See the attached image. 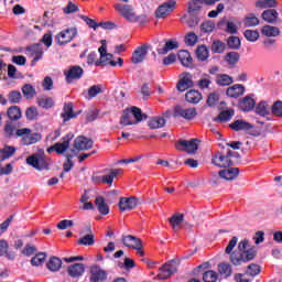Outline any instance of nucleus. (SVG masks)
<instances>
[{
    "mask_svg": "<svg viewBox=\"0 0 282 282\" xmlns=\"http://www.w3.org/2000/svg\"><path fill=\"white\" fill-rule=\"evenodd\" d=\"M210 85H213V77L208 74H203L197 82L198 89H210Z\"/></svg>",
    "mask_w": 282,
    "mask_h": 282,
    "instance_id": "36",
    "label": "nucleus"
},
{
    "mask_svg": "<svg viewBox=\"0 0 282 282\" xmlns=\"http://www.w3.org/2000/svg\"><path fill=\"white\" fill-rule=\"evenodd\" d=\"M178 83L176 84V89L178 91H186V89H191V87L195 86L193 82V75L188 72H184L178 75Z\"/></svg>",
    "mask_w": 282,
    "mask_h": 282,
    "instance_id": "9",
    "label": "nucleus"
},
{
    "mask_svg": "<svg viewBox=\"0 0 282 282\" xmlns=\"http://www.w3.org/2000/svg\"><path fill=\"white\" fill-rule=\"evenodd\" d=\"M77 34L78 30L76 28L65 29L55 36V41L58 45H67V43H72L76 39Z\"/></svg>",
    "mask_w": 282,
    "mask_h": 282,
    "instance_id": "7",
    "label": "nucleus"
},
{
    "mask_svg": "<svg viewBox=\"0 0 282 282\" xmlns=\"http://www.w3.org/2000/svg\"><path fill=\"white\" fill-rule=\"evenodd\" d=\"M166 124V119L163 117H154L151 118L148 122L150 129H162Z\"/></svg>",
    "mask_w": 282,
    "mask_h": 282,
    "instance_id": "41",
    "label": "nucleus"
},
{
    "mask_svg": "<svg viewBox=\"0 0 282 282\" xmlns=\"http://www.w3.org/2000/svg\"><path fill=\"white\" fill-rule=\"evenodd\" d=\"M177 2L175 0H169L162 3L155 11L156 19H166L175 10Z\"/></svg>",
    "mask_w": 282,
    "mask_h": 282,
    "instance_id": "8",
    "label": "nucleus"
},
{
    "mask_svg": "<svg viewBox=\"0 0 282 282\" xmlns=\"http://www.w3.org/2000/svg\"><path fill=\"white\" fill-rule=\"evenodd\" d=\"M218 272L221 276H225V279H228V276L232 274V267L228 263H220L218 264Z\"/></svg>",
    "mask_w": 282,
    "mask_h": 282,
    "instance_id": "49",
    "label": "nucleus"
},
{
    "mask_svg": "<svg viewBox=\"0 0 282 282\" xmlns=\"http://www.w3.org/2000/svg\"><path fill=\"white\" fill-rule=\"evenodd\" d=\"M95 206L97 207L100 215H109V205H107L105 197L97 196L95 199Z\"/></svg>",
    "mask_w": 282,
    "mask_h": 282,
    "instance_id": "31",
    "label": "nucleus"
},
{
    "mask_svg": "<svg viewBox=\"0 0 282 282\" xmlns=\"http://www.w3.org/2000/svg\"><path fill=\"white\" fill-rule=\"evenodd\" d=\"M98 52L100 54V58L96 62V67H100L102 65H111V67H116V65H119V67H122L124 61L122 58L118 57V61H112L113 55L110 53H107V40H101V46L98 48Z\"/></svg>",
    "mask_w": 282,
    "mask_h": 282,
    "instance_id": "3",
    "label": "nucleus"
},
{
    "mask_svg": "<svg viewBox=\"0 0 282 282\" xmlns=\"http://www.w3.org/2000/svg\"><path fill=\"white\" fill-rule=\"evenodd\" d=\"M63 111H64V113H62L61 116H62L64 122H67V121L72 120V118H76V116H78V115L74 113V104H72V102L65 104Z\"/></svg>",
    "mask_w": 282,
    "mask_h": 282,
    "instance_id": "32",
    "label": "nucleus"
},
{
    "mask_svg": "<svg viewBox=\"0 0 282 282\" xmlns=\"http://www.w3.org/2000/svg\"><path fill=\"white\" fill-rule=\"evenodd\" d=\"M130 115L134 117V122H142V120H147V116L142 113V110L138 107H132Z\"/></svg>",
    "mask_w": 282,
    "mask_h": 282,
    "instance_id": "50",
    "label": "nucleus"
},
{
    "mask_svg": "<svg viewBox=\"0 0 282 282\" xmlns=\"http://www.w3.org/2000/svg\"><path fill=\"white\" fill-rule=\"evenodd\" d=\"M256 257L257 250H254V248H250V242L245 239L238 243V250L230 253L229 260L232 265H241V263L252 261Z\"/></svg>",
    "mask_w": 282,
    "mask_h": 282,
    "instance_id": "1",
    "label": "nucleus"
},
{
    "mask_svg": "<svg viewBox=\"0 0 282 282\" xmlns=\"http://www.w3.org/2000/svg\"><path fill=\"white\" fill-rule=\"evenodd\" d=\"M63 265V260L57 257H52L47 262V269L51 272H58Z\"/></svg>",
    "mask_w": 282,
    "mask_h": 282,
    "instance_id": "40",
    "label": "nucleus"
},
{
    "mask_svg": "<svg viewBox=\"0 0 282 282\" xmlns=\"http://www.w3.org/2000/svg\"><path fill=\"white\" fill-rule=\"evenodd\" d=\"M226 61L229 65H237L239 63V53L230 52L226 55Z\"/></svg>",
    "mask_w": 282,
    "mask_h": 282,
    "instance_id": "63",
    "label": "nucleus"
},
{
    "mask_svg": "<svg viewBox=\"0 0 282 282\" xmlns=\"http://www.w3.org/2000/svg\"><path fill=\"white\" fill-rule=\"evenodd\" d=\"M159 270L160 271L158 276L161 281H164L169 279V276H172V274H175V272H177V263L175 262L165 263Z\"/></svg>",
    "mask_w": 282,
    "mask_h": 282,
    "instance_id": "13",
    "label": "nucleus"
},
{
    "mask_svg": "<svg viewBox=\"0 0 282 282\" xmlns=\"http://www.w3.org/2000/svg\"><path fill=\"white\" fill-rule=\"evenodd\" d=\"M68 274L72 279H78V276H83L85 273V264L83 263H75L67 268Z\"/></svg>",
    "mask_w": 282,
    "mask_h": 282,
    "instance_id": "25",
    "label": "nucleus"
},
{
    "mask_svg": "<svg viewBox=\"0 0 282 282\" xmlns=\"http://www.w3.org/2000/svg\"><path fill=\"white\" fill-rule=\"evenodd\" d=\"M138 207V198L137 197H121L119 200V210L124 213L126 210H133V208Z\"/></svg>",
    "mask_w": 282,
    "mask_h": 282,
    "instance_id": "19",
    "label": "nucleus"
},
{
    "mask_svg": "<svg viewBox=\"0 0 282 282\" xmlns=\"http://www.w3.org/2000/svg\"><path fill=\"white\" fill-rule=\"evenodd\" d=\"M219 0H192L188 2L187 10L189 14H195L202 10V4L205 3V6H215Z\"/></svg>",
    "mask_w": 282,
    "mask_h": 282,
    "instance_id": "14",
    "label": "nucleus"
},
{
    "mask_svg": "<svg viewBox=\"0 0 282 282\" xmlns=\"http://www.w3.org/2000/svg\"><path fill=\"white\" fill-rule=\"evenodd\" d=\"M31 56L33 57V63L41 61L43 58V46L41 44H35L30 47Z\"/></svg>",
    "mask_w": 282,
    "mask_h": 282,
    "instance_id": "37",
    "label": "nucleus"
},
{
    "mask_svg": "<svg viewBox=\"0 0 282 282\" xmlns=\"http://www.w3.org/2000/svg\"><path fill=\"white\" fill-rule=\"evenodd\" d=\"M202 93L198 90H189L185 94V100L192 105H197L202 100Z\"/></svg>",
    "mask_w": 282,
    "mask_h": 282,
    "instance_id": "35",
    "label": "nucleus"
},
{
    "mask_svg": "<svg viewBox=\"0 0 282 282\" xmlns=\"http://www.w3.org/2000/svg\"><path fill=\"white\" fill-rule=\"evenodd\" d=\"M79 202L80 204H84L83 210H94V204L89 202V193L87 191L84 192Z\"/></svg>",
    "mask_w": 282,
    "mask_h": 282,
    "instance_id": "48",
    "label": "nucleus"
},
{
    "mask_svg": "<svg viewBox=\"0 0 282 282\" xmlns=\"http://www.w3.org/2000/svg\"><path fill=\"white\" fill-rule=\"evenodd\" d=\"M261 34L263 36H268L269 39L271 37L275 39L276 36L281 35V29H279V26H272L270 24H265L261 29Z\"/></svg>",
    "mask_w": 282,
    "mask_h": 282,
    "instance_id": "26",
    "label": "nucleus"
},
{
    "mask_svg": "<svg viewBox=\"0 0 282 282\" xmlns=\"http://www.w3.org/2000/svg\"><path fill=\"white\" fill-rule=\"evenodd\" d=\"M178 61L183 67H191L193 65V57L188 51H180Z\"/></svg>",
    "mask_w": 282,
    "mask_h": 282,
    "instance_id": "33",
    "label": "nucleus"
},
{
    "mask_svg": "<svg viewBox=\"0 0 282 282\" xmlns=\"http://www.w3.org/2000/svg\"><path fill=\"white\" fill-rule=\"evenodd\" d=\"M77 243L79 246H94V243H96V240L94 238V232L89 231L87 235H85L84 237H82Z\"/></svg>",
    "mask_w": 282,
    "mask_h": 282,
    "instance_id": "47",
    "label": "nucleus"
},
{
    "mask_svg": "<svg viewBox=\"0 0 282 282\" xmlns=\"http://www.w3.org/2000/svg\"><path fill=\"white\" fill-rule=\"evenodd\" d=\"M219 177L221 180H226L227 182H232V180H237L239 177V169L238 167H229L218 172Z\"/></svg>",
    "mask_w": 282,
    "mask_h": 282,
    "instance_id": "23",
    "label": "nucleus"
},
{
    "mask_svg": "<svg viewBox=\"0 0 282 282\" xmlns=\"http://www.w3.org/2000/svg\"><path fill=\"white\" fill-rule=\"evenodd\" d=\"M37 105L42 109H52L56 102L54 101V98L52 97H42L37 99Z\"/></svg>",
    "mask_w": 282,
    "mask_h": 282,
    "instance_id": "43",
    "label": "nucleus"
},
{
    "mask_svg": "<svg viewBox=\"0 0 282 282\" xmlns=\"http://www.w3.org/2000/svg\"><path fill=\"white\" fill-rule=\"evenodd\" d=\"M204 268H208V263L198 265L197 269L194 270V274H199L202 272L204 282H217V272L213 270L204 271Z\"/></svg>",
    "mask_w": 282,
    "mask_h": 282,
    "instance_id": "11",
    "label": "nucleus"
},
{
    "mask_svg": "<svg viewBox=\"0 0 282 282\" xmlns=\"http://www.w3.org/2000/svg\"><path fill=\"white\" fill-rule=\"evenodd\" d=\"M180 47V42L175 39L169 40L165 42L163 48L158 50V54L162 56L166 55L169 52H173V50H177Z\"/></svg>",
    "mask_w": 282,
    "mask_h": 282,
    "instance_id": "28",
    "label": "nucleus"
},
{
    "mask_svg": "<svg viewBox=\"0 0 282 282\" xmlns=\"http://www.w3.org/2000/svg\"><path fill=\"white\" fill-rule=\"evenodd\" d=\"M76 151H88L94 148V141L85 137H77L73 143Z\"/></svg>",
    "mask_w": 282,
    "mask_h": 282,
    "instance_id": "16",
    "label": "nucleus"
},
{
    "mask_svg": "<svg viewBox=\"0 0 282 282\" xmlns=\"http://www.w3.org/2000/svg\"><path fill=\"white\" fill-rule=\"evenodd\" d=\"M169 224L172 226L174 232H180L182 226L184 225V214L175 213L169 218Z\"/></svg>",
    "mask_w": 282,
    "mask_h": 282,
    "instance_id": "21",
    "label": "nucleus"
},
{
    "mask_svg": "<svg viewBox=\"0 0 282 282\" xmlns=\"http://www.w3.org/2000/svg\"><path fill=\"white\" fill-rule=\"evenodd\" d=\"M215 30V22L213 21H205L200 24V32H204V34H208Z\"/></svg>",
    "mask_w": 282,
    "mask_h": 282,
    "instance_id": "61",
    "label": "nucleus"
},
{
    "mask_svg": "<svg viewBox=\"0 0 282 282\" xmlns=\"http://www.w3.org/2000/svg\"><path fill=\"white\" fill-rule=\"evenodd\" d=\"M198 142L199 140L197 139H192L189 141L180 140L176 144V149H178V151H185V153H196Z\"/></svg>",
    "mask_w": 282,
    "mask_h": 282,
    "instance_id": "12",
    "label": "nucleus"
},
{
    "mask_svg": "<svg viewBox=\"0 0 282 282\" xmlns=\"http://www.w3.org/2000/svg\"><path fill=\"white\" fill-rule=\"evenodd\" d=\"M246 93V87L241 84H235L227 88L226 94L229 98H239V96H243Z\"/></svg>",
    "mask_w": 282,
    "mask_h": 282,
    "instance_id": "24",
    "label": "nucleus"
},
{
    "mask_svg": "<svg viewBox=\"0 0 282 282\" xmlns=\"http://www.w3.org/2000/svg\"><path fill=\"white\" fill-rule=\"evenodd\" d=\"M113 8L118 14H120L129 23H138L140 21V15L135 14V10L131 4L116 3Z\"/></svg>",
    "mask_w": 282,
    "mask_h": 282,
    "instance_id": "5",
    "label": "nucleus"
},
{
    "mask_svg": "<svg viewBox=\"0 0 282 282\" xmlns=\"http://www.w3.org/2000/svg\"><path fill=\"white\" fill-rule=\"evenodd\" d=\"M232 116H235V110H224L214 118V122H228L232 120Z\"/></svg>",
    "mask_w": 282,
    "mask_h": 282,
    "instance_id": "38",
    "label": "nucleus"
},
{
    "mask_svg": "<svg viewBox=\"0 0 282 282\" xmlns=\"http://www.w3.org/2000/svg\"><path fill=\"white\" fill-rule=\"evenodd\" d=\"M262 19L267 23H276L279 21V12L274 9H268L262 12Z\"/></svg>",
    "mask_w": 282,
    "mask_h": 282,
    "instance_id": "30",
    "label": "nucleus"
},
{
    "mask_svg": "<svg viewBox=\"0 0 282 282\" xmlns=\"http://www.w3.org/2000/svg\"><path fill=\"white\" fill-rule=\"evenodd\" d=\"M83 74H85V70H83V67L80 66H70L67 70H64L65 80L68 85L74 80H80Z\"/></svg>",
    "mask_w": 282,
    "mask_h": 282,
    "instance_id": "10",
    "label": "nucleus"
},
{
    "mask_svg": "<svg viewBox=\"0 0 282 282\" xmlns=\"http://www.w3.org/2000/svg\"><path fill=\"white\" fill-rule=\"evenodd\" d=\"M272 113L273 116H278L282 118V101H275L272 106Z\"/></svg>",
    "mask_w": 282,
    "mask_h": 282,
    "instance_id": "64",
    "label": "nucleus"
},
{
    "mask_svg": "<svg viewBox=\"0 0 282 282\" xmlns=\"http://www.w3.org/2000/svg\"><path fill=\"white\" fill-rule=\"evenodd\" d=\"M216 83L220 87H228V85H232L234 80H232V77L230 75L219 74L216 77Z\"/></svg>",
    "mask_w": 282,
    "mask_h": 282,
    "instance_id": "42",
    "label": "nucleus"
},
{
    "mask_svg": "<svg viewBox=\"0 0 282 282\" xmlns=\"http://www.w3.org/2000/svg\"><path fill=\"white\" fill-rule=\"evenodd\" d=\"M9 101L12 102V105H19V102H21V91L19 90L10 91Z\"/></svg>",
    "mask_w": 282,
    "mask_h": 282,
    "instance_id": "62",
    "label": "nucleus"
},
{
    "mask_svg": "<svg viewBox=\"0 0 282 282\" xmlns=\"http://www.w3.org/2000/svg\"><path fill=\"white\" fill-rule=\"evenodd\" d=\"M22 94L24 98H26V100H32V98L36 96V89L34 88V86L26 84L22 87Z\"/></svg>",
    "mask_w": 282,
    "mask_h": 282,
    "instance_id": "45",
    "label": "nucleus"
},
{
    "mask_svg": "<svg viewBox=\"0 0 282 282\" xmlns=\"http://www.w3.org/2000/svg\"><path fill=\"white\" fill-rule=\"evenodd\" d=\"M14 153H17V148L15 147L7 145V147L0 149V160H1V162L12 158V155H14Z\"/></svg>",
    "mask_w": 282,
    "mask_h": 282,
    "instance_id": "39",
    "label": "nucleus"
},
{
    "mask_svg": "<svg viewBox=\"0 0 282 282\" xmlns=\"http://www.w3.org/2000/svg\"><path fill=\"white\" fill-rule=\"evenodd\" d=\"M46 257L47 256L45 254V252H40L31 259V264L36 267L43 265V263H45Z\"/></svg>",
    "mask_w": 282,
    "mask_h": 282,
    "instance_id": "56",
    "label": "nucleus"
},
{
    "mask_svg": "<svg viewBox=\"0 0 282 282\" xmlns=\"http://www.w3.org/2000/svg\"><path fill=\"white\" fill-rule=\"evenodd\" d=\"M10 120H19L21 119V108L19 106L10 107L7 111Z\"/></svg>",
    "mask_w": 282,
    "mask_h": 282,
    "instance_id": "53",
    "label": "nucleus"
},
{
    "mask_svg": "<svg viewBox=\"0 0 282 282\" xmlns=\"http://www.w3.org/2000/svg\"><path fill=\"white\" fill-rule=\"evenodd\" d=\"M232 151H228L226 153L216 152L212 156V164L214 166H218V169H228V166H232Z\"/></svg>",
    "mask_w": 282,
    "mask_h": 282,
    "instance_id": "6",
    "label": "nucleus"
},
{
    "mask_svg": "<svg viewBox=\"0 0 282 282\" xmlns=\"http://www.w3.org/2000/svg\"><path fill=\"white\" fill-rule=\"evenodd\" d=\"M15 138H20V144H22V147H30L43 140V135L41 133L33 132L30 128L17 129Z\"/></svg>",
    "mask_w": 282,
    "mask_h": 282,
    "instance_id": "2",
    "label": "nucleus"
},
{
    "mask_svg": "<svg viewBox=\"0 0 282 282\" xmlns=\"http://www.w3.org/2000/svg\"><path fill=\"white\" fill-rule=\"evenodd\" d=\"M218 26L220 28V30H224L227 32V34H237L238 32V28L237 24H235V22H230L226 19H223L218 22Z\"/></svg>",
    "mask_w": 282,
    "mask_h": 282,
    "instance_id": "27",
    "label": "nucleus"
},
{
    "mask_svg": "<svg viewBox=\"0 0 282 282\" xmlns=\"http://www.w3.org/2000/svg\"><path fill=\"white\" fill-rule=\"evenodd\" d=\"M149 47L151 46L148 44H143L137 47V50L132 53V58H131L134 65H138V63H142V61L147 58V54H149Z\"/></svg>",
    "mask_w": 282,
    "mask_h": 282,
    "instance_id": "15",
    "label": "nucleus"
},
{
    "mask_svg": "<svg viewBox=\"0 0 282 282\" xmlns=\"http://www.w3.org/2000/svg\"><path fill=\"white\" fill-rule=\"evenodd\" d=\"M254 99L248 96L239 101V108L241 111H252V109H254Z\"/></svg>",
    "mask_w": 282,
    "mask_h": 282,
    "instance_id": "34",
    "label": "nucleus"
},
{
    "mask_svg": "<svg viewBox=\"0 0 282 282\" xmlns=\"http://www.w3.org/2000/svg\"><path fill=\"white\" fill-rule=\"evenodd\" d=\"M243 23L246 28H254L259 25V18H257L254 13H250L246 17V19L243 20Z\"/></svg>",
    "mask_w": 282,
    "mask_h": 282,
    "instance_id": "52",
    "label": "nucleus"
},
{
    "mask_svg": "<svg viewBox=\"0 0 282 282\" xmlns=\"http://www.w3.org/2000/svg\"><path fill=\"white\" fill-rule=\"evenodd\" d=\"M67 149H69V140H65L64 142H57L55 143L50 151H55L57 152L59 155L62 153H65L67 151Z\"/></svg>",
    "mask_w": 282,
    "mask_h": 282,
    "instance_id": "44",
    "label": "nucleus"
},
{
    "mask_svg": "<svg viewBox=\"0 0 282 282\" xmlns=\"http://www.w3.org/2000/svg\"><path fill=\"white\" fill-rule=\"evenodd\" d=\"M119 124H121V127H129L131 124H135V120H133V117L130 115V112H123Z\"/></svg>",
    "mask_w": 282,
    "mask_h": 282,
    "instance_id": "51",
    "label": "nucleus"
},
{
    "mask_svg": "<svg viewBox=\"0 0 282 282\" xmlns=\"http://www.w3.org/2000/svg\"><path fill=\"white\" fill-rule=\"evenodd\" d=\"M227 45L230 50H239L241 47V40L238 36H230L227 40Z\"/></svg>",
    "mask_w": 282,
    "mask_h": 282,
    "instance_id": "59",
    "label": "nucleus"
},
{
    "mask_svg": "<svg viewBox=\"0 0 282 282\" xmlns=\"http://www.w3.org/2000/svg\"><path fill=\"white\" fill-rule=\"evenodd\" d=\"M176 118H184L185 120H193L197 116V110L195 108H182L177 106L175 108Z\"/></svg>",
    "mask_w": 282,
    "mask_h": 282,
    "instance_id": "20",
    "label": "nucleus"
},
{
    "mask_svg": "<svg viewBox=\"0 0 282 282\" xmlns=\"http://www.w3.org/2000/svg\"><path fill=\"white\" fill-rule=\"evenodd\" d=\"M256 113L262 117L268 116L270 113V105L265 101H260L256 107Z\"/></svg>",
    "mask_w": 282,
    "mask_h": 282,
    "instance_id": "46",
    "label": "nucleus"
},
{
    "mask_svg": "<svg viewBox=\"0 0 282 282\" xmlns=\"http://www.w3.org/2000/svg\"><path fill=\"white\" fill-rule=\"evenodd\" d=\"M196 57L198 61H206V58H208V47H206V45L198 46L196 50Z\"/></svg>",
    "mask_w": 282,
    "mask_h": 282,
    "instance_id": "58",
    "label": "nucleus"
},
{
    "mask_svg": "<svg viewBox=\"0 0 282 282\" xmlns=\"http://www.w3.org/2000/svg\"><path fill=\"white\" fill-rule=\"evenodd\" d=\"M260 272H261V267H259L258 264L251 263L247 267L246 274H248V276H257V274H259Z\"/></svg>",
    "mask_w": 282,
    "mask_h": 282,
    "instance_id": "60",
    "label": "nucleus"
},
{
    "mask_svg": "<svg viewBox=\"0 0 282 282\" xmlns=\"http://www.w3.org/2000/svg\"><path fill=\"white\" fill-rule=\"evenodd\" d=\"M26 164L33 169H36V171H50V160L43 152H37L28 156Z\"/></svg>",
    "mask_w": 282,
    "mask_h": 282,
    "instance_id": "4",
    "label": "nucleus"
},
{
    "mask_svg": "<svg viewBox=\"0 0 282 282\" xmlns=\"http://www.w3.org/2000/svg\"><path fill=\"white\" fill-rule=\"evenodd\" d=\"M197 41H199V37L194 32H189L185 35V45H188V47H194Z\"/></svg>",
    "mask_w": 282,
    "mask_h": 282,
    "instance_id": "54",
    "label": "nucleus"
},
{
    "mask_svg": "<svg viewBox=\"0 0 282 282\" xmlns=\"http://www.w3.org/2000/svg\"><path fill=\"white\" fill-rule=\"evenodd\" d=\"M229 127L232 129V131H250V129H252L251 123L241 119L234 121L229 124Z\"/></svg>",
    "mask_w": 282,
    "mask_h": 282,
    "instance_id": "29",
    "label": "nucleus"
},
{
    "mask_svg": "<svg viewBox=\"0 0 282 282\" xmlns=\"http://www.w3.org/2000/svg\"><path fill=\"white\" fill-rule=\"evenodd\" d=\"M122 243L127 248H132L133 250H139V248H142V240H140V238H138L135 236H131V235L123 236Z\"/></svg>",
    "mask_w": 282,
    "mask_h": 282,
    "instance_id": "22",
    "label": "nucleus"
},
{
    "mask_svg": "<svg viewBox=\"0 0 282 282\" xmlns=\"http://www.w3.org/2000/svg\"><path fill=\"white\" fill-rule=\"evenodd\" d=\"M107 280V271H105L100 265H93L90 268V281L102 282Z\"/></svg>",
    "mask_w": 282,
    "mask_h": 282,
    "instance_id": "18",
    "label": "nucleus"
},
{
    "mask_svg": "<svg viewBox=\"0 0 282 282\" xmlns=\"http://www.w3.org/2000/svg\"><path fill=\"white\" fill-rule=\"evenodd\" d=\"M245 37L247 39V41H250V43H257V41H259V31L246 30Z\"/></svg>",
    "mask_w": 282,
    "mask_h": 282,
    "instance_id": "55",
    "label": "nucleus"
},
{
    "mask_svg": "<svg viewBox=\"0 0 282 282\" xmlns=\"http://www.w3.org/2000/svg\"><path fill=\"white\" fill-rule=\"evenodd\" d=\"M256 8H276V0H258L256 2Z\"/></svg>",
    "mask_w": 282,
    "mask_h": 282,
    "instance_id": "57",
    "label": "nucleus"
},
{
    "mask_svg": "<svg viewBox=\"0 0 282 282\" xmlns=\"http://www.w3.org/2000/svg\"><path fill=\"white\" fill-rule=\"evenodd\" d=\"M122 169H110L108 174L101 175L97 177V180L99 184H109V186H111V184H113V178L117 175H122Z\"/></svg>",
    "mask_w": 282,
    "mask_h": 282,
    "instance_id": "17",
    "label": "nucleus"
}]
</instances>
